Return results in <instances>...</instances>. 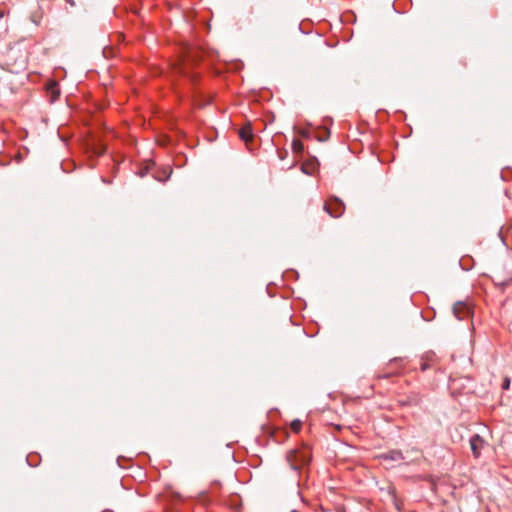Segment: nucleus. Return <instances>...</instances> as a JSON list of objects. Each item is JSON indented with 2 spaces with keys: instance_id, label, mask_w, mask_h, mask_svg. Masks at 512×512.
I'll return each instance as SVG.
<instances>
[{
  "instance_id": "10",
  "label": "nucleus",
  "mask_w": 512,
  "mask_h": 512,
  "mask_svg": "<svg viewBox=\"0 0 512 512\" xmlns=\"http://www.w3.org/2000/svg\"><path fill=\"white\" fill-rule=\"evenodd\" d=\"M155 164L154 163H151V164H147L145 167L143 168H140L139 170V175L140 177H144L146 176L147 174L150 173V171L154 168Z\"/></svg>"
},
{
  "instance_id": "5",
  "label": "nucleus",
  "mask_w": 512,
  "mask_h": 512,
  "mask_svg": "<svg viewBox=\"0 0 512 512\" xmlns=\"http://www.w3.org/2000/svg\"><path fill=\"white\" fill-rule=\"evenodd\" d=\"M239 137L245 143H248L249 141H251L253 139V132H252V127L250 124L243 126L239 130Z\"/></svg>"
},
{
  "instance_id": "14",
  "label": "nucleus",
  "mask_w": 512,
  "mask_h": 512,
  "mask_svg": "<svg viewBox=\"0 0 512 512\" xmlns=\"http://www.w3.org/2000/svg\"><path fill=\"white\" fill-rule=\"evenodd\" d=\"M509 386H510V380L508 378H505L504 382H503V388L508 389Z\"/></svg>"
},
{
  "instance_id": "9",
  "label": "nucleus",
  "mask_w": 512,
  "mask_h": 512,
  "mask_svg": "<svg viewBox=\"0 0 512 512\" xmlns=\"http://www.w3.org/2000/svg\"><path fill=\"white\" fill-rule=\"evenodd\" d=\"M292 150L295 154H300L304 150L303 143L299 139H294L292 142Z\"/></svg>"
},
{
  "instance_id": "15",
  "label": "nucleus",
  "mask_w": 512,
  "mask_h": 512,
  "mask_svg": "<svg viewBox=\"0 0 512 512\" xmlns=\"http://www.w3.org/2000/svg\"><path fill=\"white\" fill-rule=\"evenodd\" d=\"M70 7H75L76 6V1L75 0H64Z\"/></svg>"
},
{
  "instance_id": "6",
  "label": "nucleus",
  "mask_w": 512,
  "mask_h": 512,
  "mask_svg": "<svg viewBox=\"0 0 512 512\" xmlns=\"http://www.w3.org/2000/svg\"><path fill=\"white\" fill-rule=\"evenodd\" d=\"M299 134L304 139L314 137L316 140H320V136L318 134L317 129L312 130L311 128H303L299 131Z\"/></svg>"
},
{
  "instance_id": "2",
  "label": "nucleus",
  "mask_w": 512,
  "mask_h": 512,
  "mask_svg": "<svg viewBox=\"0 0 512 512\" xmlns=\"http://www.w3.org/2000/svg\"><path fill=\"white\" fill-rule=\"evenodd\" d=\"M324 209L327 211L330 216L337 218L340 217L344 212V205L341 201L335 199L329 203L324 205Z\"/></svg>"
},
{
  "instance_id": "13",
  "label": "nucleus",
  "mask_w": 512,
  "mask_h": 512,
  "mask_svg": "<svg viewBox=\"0 0 512 512\" xmlns=\"http://www.w3.org/2000/svg\"><path fill=\"white\" fill-rule=\"evenodd\" d=\"M390 458L393 461H398L402 459V455L400 452H391L390 455L385 456V459Z\"/></svg>"
},
{
  "instance_id": "16",
  "label": "nucleus",
  "mask_w": 512,
  "mask_h": 512,
  "mask_svg": "<svg viewBox=\"0 0 512 512\" xmlns=\"http://www.w3.org/2000/svg\"><path fill=\"white\" fill-rule=\"evenodd\" d=\"M278 154H279V157H280L281 159H283L284 154H282V152H280V151L278 152Z\"/></svg>"
},
{
  "instance_id": "1",
  "label": "nucleus",
  "mask_w": 512,
  "mask_h": 512,
  "mask_svg": "<svg viewBox=\"0 0 512 512\" xmlns=\"http://www.w3.org/2000/svg\"><path fill=\"white\" fill-rule=\"evenodd\" d=\"M301 171L310 176H315L319 170V162L316 157H310L302 162Z\"/></svg>"
},
{
  "instance_id": "11",
  "label": "nucleus",
  "mask_w": 512,
  "mask_h": 512,
  "mask_svg": "<svg viewBox=\"0 0 512 512\" xmlns=\"http://www.w3.org/2000/svg\"><path fill=\"white\" fill-rule=\"evenodd\" d=\"M290 428L293 432L298 433L302 428V422L298 419L293 420L290 424Z\"/></svg>"
},
{
  "instance_id": "7",
  "label": "nucleus",
  "mask_w": 512,
  "mask_h": 512,
  "mask_svg": "<svg viewBox=\"0 0 512 512\" xmlns=\"http://www.w3.org/2000/svg\"><path fill=\"white\" fill-rule=\"evenodd\" d=\"M171 173H172V169L166 168V169H163L161 172L153 173V177L160 182H165L169 179Z\"/></svg>"
},
{
  "instance_id": "8",
  "label": "nucleus",
  "mask_w": 512,
  "mask_h": 512,
  "mask_svg": "<svg viewBox=\"0 0 512 512\" xmlns=\"http://www.w3.org/2000/svg\"><path fill=\"white\" fill-rule=\"evenodd\" d=\"M177 69H178V73L180 75L188 77L191 81H195L197 75L195 73L189 72L185 62L183 64L179 65V67Z\"/></svg>"
},
{
  "instance_id": "4",
  "label": "nucleus",
  "mask_w": 512,
  "mask_h": 512,
  "mask_svg": "<svg viewBox=\"0 0 512 512\" xmlns=\"http://www.w3.org/2000/svg\"><path fill=\"white\" fill-rule=\"evenodd\" d=\"M453 313L459 320H461L469 315V309L466 304L458 302L453 306Z\"/></svg>"
},
{
  "instance_id": "12",
  "label": "nucleus",
  "mask_w": 512,
  "mask_h": 512,
  "mask_svg": "<svg viewBox=\"0 0 512 512\" xmlns=\"http://www.w3.org/2000/svg\"><path fill=\"white\" fill-rule=\"evenodd\" d=\"M329 130L325 127V120L322 119V138L321 141H325L329 137Z\"/></svg>"
},
{
  "instance_id": "3",
  "label": "nucleus",
  "mask_w": 512,
  "mask_h": 512,
  "mask_svg": "<svg viewBox=\"0 0 512 512\" xmlns=\"http://www.w3.org/2000/svg\"><path fill=\"white\" fill-rule=\"evenodd\" d=\"M484 446V440L479 435H474L470 439V447L475 457L480 455V450Z\"/></svg>"
}]
</instances>
